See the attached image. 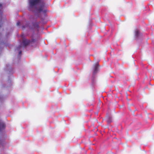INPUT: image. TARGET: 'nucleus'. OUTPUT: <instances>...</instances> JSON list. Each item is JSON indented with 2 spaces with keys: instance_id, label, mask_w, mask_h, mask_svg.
I'll return each mask as SVG.
<instances>
[{
  "instance_id": "nucleus-1",
  "label": "nucleus",
  "mask_w": 154,
  "mask_h": 154,
  "mask_svg": "<svg viewBox=\"0 0 154 154\" xmlns=\"http://www.w3.org/2000/svg\"><path fill=\"white\" fill-rule=\"evenodd\" d=\"M41 0H29V10L35 12H40L43 11L44 6L41 5L38 8L36 5L41 2Z\"/></svg>"
},
{
  "instance_id": "nucleus-2",
  "label": "nucleus",
  "mask_w": 154,
  "mask_h": 154,
  "mask_svg": "<svg viewBox=\"0 0 154 154\" xmlns=\"http://www.w3.org/2000/svg\"><path fill=\"white\" fill-rule=\"evenodd\" d=\"M31 42L30 40L26 39H24L22 41V43L24 46H26L28 45Z\"/></svg>"
},
{
  "instance_id": "nucleus-3",
  "label": "nucleus",
  "mask_w": 154,
  "mask_h": 154,
  "mask_svg": "<svg viewBox=\"0 0 154 154\" xmlns=\"http://www.w3.org/2000/svg\"><path fill=\"white\" fill-rule=\"evenodd\" d=\"M25 25H23L22 26V29L23 30L24 29L26 28L29 27V29H32V28L31 27L29 26V22L27 21H26L25 23Z\"/></svg>"
},
{
  "instance_id": "nucleus-4",
  "label": "nucleus",
  "mask_w": 154,
  "mask_h": 154,
  "mask_svg": "<svg viewBox=\"0 0 154 154\" xmlns=\"http://www.w3.org/2000/svg\"><path fill=\"white\" fill-rule=\"evenodd\" d=\"M141 35L140 31L139 30H136L135 32V36L136 37H138Z\"/></svg>"
},
{
  "instance_id": "nucleus-5",
  "label": "nucleus",
  "mask_w": 154,
  "mask_h": 154,
  "mask_svg": "<svg viewBox=\"0 0 154 154\" xmlns=\"http://www.w3.org/2000/svg\"><path fill=\"white\" fill-rule=\"evenodd\" d=\"M33 26H34V28L38 29L39 27V23H34L33 24Z\"/></svg>"
},
{
  "instance_id": "nucleus-6",
  "label": "nucleus",
  "mask_w": 154,
  "mask_h": 154,
  "mask_svg": "<svg viewBox=\"0 0 154 154\" xmlns=\"http://www.w3.org/2000/svg\"><path fill=\"white\" fill-rule=\"evenodd\" d=\"M98 64H97L95 66V67H94V74L96 73L97 72V71L98 70Z\"/></svg>"
},
{
  "instance_id": "nucleus-7",
  "label": "nucleus",
  "mask_w": 154,
  "mask_h": 154,
  "mask_svg": "<svg viewBox=\"0 0 154 154\" xmlns=\"http://www.w3.org/2000/svg\"><path fill=\"white\" fill-rule=\"evenodd\" d=\"M2 4L0 3V15H2Z\"/></svg>"
},
{
  "instance_id": "nucleus-8",
  "label": "nucleus",
  "mask_w": 154,
  "mask_h": 154,
  "mask_svg": "<svg viewBox=\"0 0 154 154\" xmlns=\"http://www.w3.org/2000/svg\"><path fill=\"white\" fill-rule=\"evenodd\" d=\"M22 48V46L20 45H19L17 48V50L18 51H19V50Z\"/></svg>"
},
{
  "instance_id": "nucleus-9",
  "label": "nucleus",
  "mask_w": 154,
  "mask_h": 154,
  "mask_svg": "<svg viewBox=\"0 0 154 154\" xmlns=\"http://www.w3.org/2000/svg\"><path fill=\"white\" fill-rule=\"evenodd\" d=\"M20 22L19 21L17 23V26H20Z\"/></svg>"
},
{
  "instance_id": "nucleus-10",
  "label": "nucleus",
  "mask_w": 154,
  "mask_h": 154,
  "mask_svg": "<svg viewBox=\"0 0 154 154\" xmlns=\"http://www.w3.org/2000/svg\"><path fill=\"white\" fill-rule=\"evenodd\" d=\"M110 119H111V118H109V120H108V122L109 123H110L111 122V121H110Z\"/></svg>"
},
{
  "instance_id": "nucleus-11",
  "label": "nucleus",
  "mask_w": 154,
  "mask_h": 154,
  "mask_svg": "<svg viewBox=\"0 0 154 154\" xmlns=\"http://www.w3.org/2000/svg\"><path fill=\"white\" fill-rule=\"evenodd\" d=\"M19 55H21L22 54V51H19Z\"/></svg>"
},
{
  "instance_id": "nucleus-12",
  "label": "nucleus",
  "mask_w": 154,
  "mask_h": 154,
  "mask_svg": "<svg viewBox=\"0 0 154 154\" xmlns=\"http://www.w3.org/2000/svg\"><path fill=\"white\" fill-rule=\"evenodd\" d=\"M43 11L45 12V13L46 12V11L45 10H44Z\"/></svg>"
}]
</instances>
